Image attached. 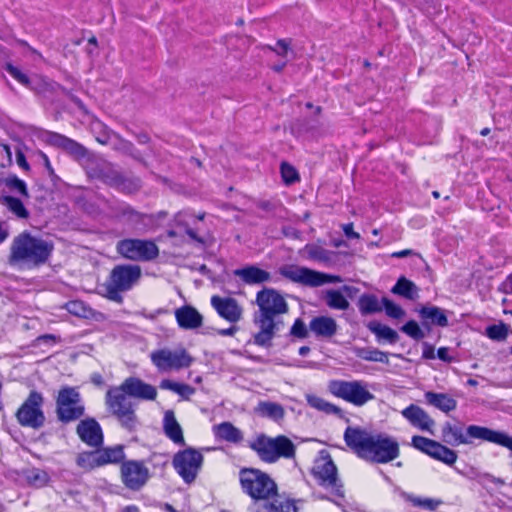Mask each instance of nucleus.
<instances>
[{
	"label": "nucleus",
	"mask_w": 512,
	"mask_h": 512,
	"mask_svg": "<svg viewBox=\"0 0 512 512\" xmlns=\"http://www.w3.org/2000/svg\"><path fill=\"white\" fill-rule=\"evenodd\" d=\"M258 311L253 315V323L259 329L254 334V344L269 348L275 334L281 330L284 323L280 319L288 312V304L284 297L275 289L263 288L256 294Z\"/></svg>",
	"instance_id": "f257e3e1"
},
{
	"label": "nucleus",
	"mask_w": 512,
	"mask_h": 512,
	"mask_svg": "<svg viewBox=\"0 0 512 512\" xmlns=\"http://www.w3.org/2000/svg\"><path fill=\"white\" fill-rule=\"evenodd\" d=\"M344 441L358 457L372 463H388L399 457V444L385 433L369 432L361 427L348 426Z\"/></svg>",
	"instance_id": "f03ea898"
},
{
	"label": "nucleus",
	"mask_w": 512,
	"mask_h": 512,
	"mask_svg": "<svg viewBox=\"0 0 512 512\" xmlns=\"http://www.w3.org/2000/svg\"><path fill=\"white\" fill-rule=\"evenodd\" d=\"M53 250L52 242L23 231L11 243L8 262L10 265L26 264L38 267L49 260Z\"/></svg>",
	"instance_id": "7ed1b4c3"
},
{
	"label": "nucleus",
	"mask_w": 512,
	"mask_h": 512,
	"mask_svg": "<svg viewBox=\"0 0 512 512\" xmlns=\"http://www.w3.org/2000/svg\"><path fill=\"white\" fill-rule=\"evenodd\" d=\"M442 438L451 446L471 444L473 440L477 439L500 445L512 452V436L484 426L469 425L464 431L462 425L446 422L442 427Z\"/></svg>",
	"instance_id": "20e7f679"
},
{
	"label": "nucleus",
	"mask_w": 512,
	"mask_h": 512,
	"mask_svg": "<svg viewBox=\"0 0 512 512\" xmlns=\"http://www.w3.org/2000/svg\"><path fill=\"white\" fill-rule=\"evenodd\" d=\"M141 267L133 264L116 265L103 285L104 296L113 302L122 303V293L131 290L140 280Z\"/></svg>",
	"instance_id": "39448f33"
},
{
	"label": "nucleus",
	"mask_w": 512,
	"mask_h": 512,
	"mask_svg": "<svg viewBox=\"0 0 512 512\" xmlns=\"http://www.w3.org/2000/svg\"><path fill=\"white\" fill-rule=\"evenodd\" d=\"M105 404L123 429L128 432L137 430L140 422L135 412L136 403L131 400L120 385L112 387L106 392Z\"/></svg>",
	"instance_id": "423d86ee"
},
{
	"label": "nucleus",
	"mask_w": 512,
	"mask_h": 512,
	"mask_svg": "<svg viewBox=\"0 0 512 512\" xmlns=\"http://www.w3.org/2000/svg\"><path fill=\"white\" fill-rule=\"evenodd\" d=\"M249 447L256 452L260 460L266 463H275L280 458H293L296 450L293 442L284 435L272 438L260 434L249 443Z\"/></svg>",
	"instance_id": "0eeeda50"
},
{
	"label": "nucleus",
	"mask_w": 512,
	"mask_h": 512,
	"mask_svg": "<svg viewBox=\"0 0 512 512\" xmlns=\"http://www.w3.org/2000/svg\"><path fill=\"white\" fill-rule=\"evenodd\" d=\"M239 481L242 491L253 501L277 496V484L267 473L259 469L242 468L239 471Z\"/></svg>",
	"instance_id": "6e6552de"
},
{
	"label": "nucleus",
	"mask_w": 512,
	"mask_h": 512,
	"mask_svg": "<svg viewBox=\"0 0 512 512\" xmlns=\"http://www.w3.org/2000/svg\"><path fill=\"white\" fill-rule=\"evenodd\" d=\"M311 473L319 486L331 489L333 495L338 498H344L343 484L338 477L337 467L329 452L320 451L314 461Z\"/></svg>",
	"instance_id": "1a4fd4ad"
},
{
	"label": "nucleus",
	"mask_w": 512,
	"mask_h": 512,
	"mask_svg": "<svg viewBox=\"0 0 512 512\" xmlns=\"http://www.w3.org/2000/svg\"><path fill=\"white\" fill-rule=\"evenodd\" d=\"M116 252L133 262H150L159 256V248L153 240L124 238L116 243Z\"/></svg>",
	"instance_id": "9d476101"
},
{
	"label": "nucleus",
	"mask_w": 512,
	"mask_h": 512,
	"mask_svg": "<svg viewBox=\"0 0 512 512\" xmlns=\"http://www.w3.org/2000/svg\"><path fill=\"white\" fill-rule=\"evenodd\" d=\"M85 414L81 394L75 387H62L56 397V416L63 424L80 419Z\"/></svg>",
	"instance_id": "9b49d317"
},
{
	"label": "nucleus",
	"mask_w": 512,
	"mask_h": 512,
	"mask_svg": "<svg viewBox=\"0 0 512 512\" xmlns=\"http://www.w3.org/2000/svg\"><path fill=\"white\" fill-rule=\"evenodd\" d=\"M328 390L332 395L357 407L365 405L375 397L368 390V384L361 380H331Z\"/></svg>",
	"instance_id": "f8f14e48"
},
{
	"label": "nucleus",
	"mask_w": 512,
	"mask_h": 512,
	"mask_svg": "<svg viewBox=\"0 0 512 512\" xmlns=\"http://www.w3.org/2000/svg\"><path fill=\"white\" fill-rule=\"evenodd\" d=\"M279 273L291 282L313 288L328 283L342 282V278L338 275L327 274L297 265H284L280 267Z\"/></svg>",
	"instance_id": "ddd939ff"
},
{
	"label": "nucleus",
	"mask_w": 512,
	"mask_h": 512,
	"mask_svg": "<svg viewBox=\"0 0 512 512\" xmlns=\"http://www.w3.org/2000/svg\"><path fill=\"white\" fill-rule=\"evenodd\" d=\"M43 404L44 397L42 393L32 390L15 414L18 423L22 427L34 430L42 428L46 421L42 408Z\"/></svg>",
	"instance_id": "4468645a"
},
{
	"label": "nucleus",
	"mask_w": 512,
	"mask_h": 512,
	"mask_svg": "<svg viewBox=\"0 0 512 512\" xmlns=\"http://www.w3.org/2000/svg\"><path fill=\"white\" fill-rule=\"evenodd\" d=\"M203 460V455L199 450L188 447L178 451L174 455L172 465L183 481L190 484L196 479L202 467Z\"/></svg>",
	"instance_id": "2eb2a0df"
},
{
	"label": "nucleus",
	"mask_w": 512,
	"mask_h": 512,
	"mask_svg": "<svg viewBox=\"0 0 512 512\" xmlns=\"http://www.w3.org/2000/svg\"><path fill=\"white\" fill-rule=\"evenodd\" d=\"M150 358L160 372L178 371L190 367L193 363V357L184 348L177 350L158 349L151 353Z\"/></svg>",
	"instance_id": "dca6fc26"
},
{
	"label": "nucleus",
	"mask_w": 512,
	"mask_h": 512,
	"mask_svg": "<svg viewBox=\"0 0 512 512\" xmlns=\"http://www.w3.org/2000/svg\"><path fill=\"white\" fill-rule=\"evenodd\" d=\"M121 481L132 491L141 490L150 478L149 469L140 460H126L120 466Z\"/></svg>",
	"instance_id": "f3484780"
},
{
	"label": "nucleus",
	"mask_w": 512,
	"mask_h": 512,
	"mask_svg": "<svg viewBox=\"0 0 512 512\" xmlns=\"http://www.w3.org/2000/svg\"><path fill=\"white\" fill-rule=\"evenodd\" d=\"M113 216L121 222H124L133 230H138L145 225V220L148 218L147 214L134 209L126 202H118L111 207Z\"/></svg>",
	"instance_id": "a211bd4d"
},
{
	"label": "nucleus",
	"mask_w": 512,
	"mask_h": 512,
	"mask_svg": "<svg viewBox=\"0 0 512 512\" xmlns=\"http://www.w3.org/2000/svg\"><path fill=\"white\" fill-rule=\"evenodd\" d=\"M211 306L221 318L229 323H237L242 318L243 309L232 297L214 295L211 297Z\"/></svg>",
	"instance_id": "6ab92c4d"
},
{
	"label": "nucleus",
	"mask_w": 512,
	"mask_h": 512,
	"mask_svg": "<svg viewBox=\"0 0 512 512\" xmlns=\"http://www.w3.org/2000/svg\"><path fill=\"white\" fill-rule=\"evenodd\" d=\"M77 435L86 445L99 448L104 441L100 424L94 418L81 420L76 428Z\"/></svg>",
	"instance_id": "aec40b11"
},
{
	"label": "nucleus",
	"mask_w": 512,
	"mask_h": 512,
	"mask_svg": "<svg viewBox=\"0 0 512 512\" xmlns=\"http://www.w3.org/2000/svg\"><path fill=\"white\" fill-rule=\"evenodd\" d=\"M47 142L56 148L62 149L77 160L86 158L89 153L88 149L81 143L57 132H48Z\"/></svg>",
	"instance_id": "412c9836"
},
{
	"label": "nucleus",
	"mask_w": 512,
	"mask_h": 512,
	"mask_svg": "<svg viewBox=\"0 0 512 512\" xmlns=\"http://www.w3.org/2000/svg\"><path fill=\"white\" fill-rule=\"evenodd\" d=\"M121 388L130 396V398H138L142 400H155L157 397L156 388L145 383L138 377H128L121 383Z\"/></svg>",
	"instance_id": "4be33fe9"
},
{
	"label": "nucleus",
	"mask_w": 512,
	"mask_h": 512,
	"mask_svg": "<svg viewBox=\"0 0 512 512\" xmlns=\"http://www.w3.org/2000/svg\"><path fill=\"white\" fill-rule=\"evenodd\" d=\"M248 510L249 512H298L294 500L278 502L275 497L253 501Z\"/></svg>",
	"instance_id": "5701e85b"
},
{
	"label": "nucleus",
	"mask_w": 512,
	"mask_h": 512,
	"mask_svg": "<svg viewBox=\"0 0 512 512\" xmlns=\"http://www.w3.org/2000/svg\"><path fill=\"white\" fill-rule=\"evenodd\" d=\"M120 173L121 171L114 164L106 161L98 162L87 170L90 178L100 180L112 188H114L117 180H119Z\"/></svg>",
	"instance_id": "b1692460"
},
{
	"label": "nucleus",
	"mask_w": 512,
	"mask_h": 512,
	"mask_svg": "<svg viewBox=\"0 0 512 512\" xmlns=\"http://www.w3.org/2000/svg\"><path fill=\"white\" fill-rule=\"evenodd\" d=\"M421 324L424 328L430 329L432 326L447 327L449 325L446 311L438 306L425 305L418 310Z\"/></svg>",
	"instance_id": "393cba45"
},
{
	"label": "nucleus",
	"mask_w": 512,
	"mask_h": 512,
	"mask_svg": "<svg viewBox=\"0 0 512 512\" xmlns=\"http://www.w3.org/2000/svg\"><path fill=\"white\" fill-rule=\"evenodd\" d=\"M402 415L412 426L432 433L431 428L435 425V421L421 407L411 404L402 411Z\"/></svg>",
	"instance_id": "a878e982"
},
{
	"label": "nucleus",
	"mask_w": 512,
	"mask_h": 512,
	"mask_svg": "<svg viewBox=\"0 0 512 512\" xmlns=\"http://www.w3.org/2000/svg\"><path fill=\"white\" fill-rule=\"evenodd\" d=\"M175 318L178 326L185 330H194L203 324V316L190 305H184L176 309Z\"/></svg>",
	"instance_id": "bb28decb"
},
{
	"label": "nucleus",
	"mask_w": 512,
	"mask_h": 512,
	"mask_svg": "<svg viewBox=\"0 0 512 512\" xmlns=\"http://www.w3.org/2000/svg\"><path fill=\"white\" fill-rule=\"evenodd\" d=\"M358 291L357 288L353 286L344 285L340 290L329 289L323 293V300L326 305L331 309L337 310H347L349 308V302L344 296V293L347 296L351 297L354 292Z\"/></svg>",
	"instance_id": "cd10ccee"
},
{
	"label": "nucleus",
	"mask_w": 512,
	"mask_h": 512,
	"mask_svg": "<svg viewBox=\"0 0 512 512\" xmlns=\"http://www.w3.org/2000/svg\"><path fill=\"white\" fill-rule=\"evenodd\" d=\"M337 327L336 320L329 316H316L309 323V330L318 338H331Z\"/></svg>",
	"instance_id": "c85d7f7f"
},
{
	"label": "nucleus",
	"mask_w": 512,
	"mask_h": 512,
	"mask_svg": "<svg viewBox=\"0 0 512 512\" xmlns=\"http://www.w3.org/2000/svg\"><path fill=\"white\" fill-rule=\"evenodd\" d=\"M234 275L239 277L245 284L255 285L270 281L271 275L255 265H247L243 268L236 269Z\"/></svg>",
	"instance_id": "c756f323"
},
{
	"label": "nucleus",
	"mask_w": 512,
	"mask_h": 512,
	"mask_svg": "<svg viewBox=\"0 0 512 512\" xmlns=\"http://www.w3.org/2000/svg\"><path fill=\"white\" fill-rule=\"evenodd\" d=\"M163 430L166 437H168L172 442L181 446L185 445L183 430L180 424L177 422L175 414L172 410H168L164 414Z\"/></svg>",
	"instance_id": "7c9ffc66"
},
{
	"label": "nucleus",
	"mask_w": 512,
	"mask_h": 512,
	"mask_svg": "<svg viewBox=\"0 0 512 512\" xmlns=\"http://www.w3.org/2000/svg\"><path fill=\"white\" fill-rule=\"evenodd\" d=\"M424 398L428 405H431L444 413H449L457 407V401L446 393L427 391L424 394Z\"/></svg>",
	"instance_id": "2f4dec72"
},
{
	"label": "nucleus",
	"mask_w": 512,
	"mask_h": 512,
	"mask_svg": "<svg viewBox=\"0 0 512 512\" xmlns=\"http://www.w3.org/2000/svg\"><path fill=\"white\" fill-rule=\"evenodd\" d=\"M100 467L107 464H118L124 462L125 453L123 445L96 449Z\"/></svg>",
	"instance_id": "473e14b6"
},
{
	"label": "nucleus",
	"mask_w": 512,
	"mask_h": 512,
	"mask_svg": "<svg viewBox=\"0 0 512 512\" xmlns=\"http://www.w3.org/2000/svg\"><path fill=\"white\" fill-rule=\"evenodd\" d=\"M255 412L262 417L276 422L282 420L285 416L284 407L279 403L271 401H260L255 408Z\"/></svg>",
	"instance_id": "72a5a7b5"
},
{
	"label": "nucleus",
	"mask_w": 512,
	"mask_h": 512,
	"mask_svg": "<svg viewBox=\"0 0 512 512\" xmlns=\"http://www.w3.org/2000/svg\"><path fill=\"white\" fill-rule=\"evenodd\" d=\"M215 436L230 443H240L243 439L242 432L230 422H223L214 427Z\"/></svg>",
	"instance_id": "f704fd0d"
},
{
	"label": "nucleus",
	"mask_w": 512,
	"mask_h": 512,
	"mask_svg": "<svg viewBox=\"0 0 512 512\" xmlns=\"http://www.w3.org/2000/svg\"><path fill=\"white\" fill-rule=\"evenodd\" d=\"M368 329L376 336L378 341L384 340L390 344H395L399 340V335L394 329L378 321L370 322Z\"/></svg>",
	"instance_id": "c9c22d12"
},
{
	"label": "nucleus",
	"mask_w": 512,
	"mask_h": 512,
	"mask_svg": "<svg viewBox=\"0 0 512 512\" xmlns=\"http://www.w3.org/2000/svg\"><path fill=\"white\" fill-rule=\"evenodd\" d=\"M401 497L412 506L427 511H435L442 504V501L439 499L420 497L407 492H401Z\"/></svg>",
	"instance_id": "e433bc0d"
},
{
	"label": "nucleus",
	"mask_w": 512,
	"mask_h": 512,
	"mask_svg": "<svg viewBox=\"0 0 512 512\" xmlns=\"http://www.w3.org/2000/svg\"><path fill=\"white\" fill-rule=\"evenodd\" d=\"M142 187V181L139 177L136 176H127L122 172L120 173L119 180H117L114 189L117 191L131 195L137 193Z\"/></svg>",
	"instance_id": "4c0bfd02"
},
{
	"label": "nucleus",
	"mask_w": 512,
	"mask_h": 512,
	"mask_svg": "<svg viewBox=\"0 0 512 512\" xmlns=\"http://www.w3.org/2000/svg\"><path fill=\"white\" fill-rule=\"evenodd\" d=\"M391 292L409 300H414L418 297L417 286L404 276H401L397 280L396 284L392 287Z\"/></svg>",
	"instance_id": "58836bf2"
},
{
	"label": "nucleus",
	"mask_w": 512,
	"mask_h": 512,
	"mask_svg": "<svg viewBox=\"0 0 512 512\" xmlns=\"http://www.w3.org/2000/svg\"><path fill=\"white\" fill-rule=\"evenodd\" d=\"M23 476L27 484L35 488L44 487L50 481V476L45 470L35 467L25 470Z\"/></svg>",
	"instance_id": "ea45409f"
},
{
	"label": "nucleus",
	"mask_w": 512,
	"mask_h": 512,
	"mask_svg": "<svg viewBox=\"0 0 512 512\" xmlns=\"http://www.w3.org/2000/svg\"><path fill=\"white\" fill-rule=\"evenodd\" d=\"M306 401L310 407L322 411L326 414L339 415L342 412L341 408L317 395L307 394Z\"/></svg>",
	"instance_id": "a19ab883"
},
{
	"label": "nucleus",
	"mask_w": 512,
	"mask_h": 512,
	"mask_svg": "<svg viewBox=\"0 0 512 512\" xmlns=\"http://www.w3.org/2000/svg\"><path fill=\"white\" fill-rule=\"evenodd\" d=\"M358 308L362 315L374 314L382 310L377 296L368 293H364L359 297Z\"/></svg>",
	"instance_id": "79ce46f5"
},
{
	"label": "nucleus",
	"mask_w": 512,
	"mask_h": 512,
	"mask_svg": "<svg viewBox=\"0 0 512 512\" xmlns=\"http://www.w3.org/2000/svg\"><path fill=\"white\" fill-rule=\"evenodd\" d=\"M159 387L164 390H170L178 395H180L183 399L188 400L194 393L195 388L185 383H178L171 381L169 379H163L160 382Z\"/></svg>",
	"instance_id": "37998d69"
},
{
	"label": "nucleus",
	"mask_w": 512,
	"mask_h": 512,
	"mask_svg": "<svg viewBox=\"0 0 512 512\" xmlns=\"http://www.w3.org/2000/svg\"><path fill=\"white\" fill-rule=\"evenodd\" d=\"M2 204L19 219H28L30 216L23 202L17 197L3 196Z\"/></svg>",
	"instance_id": "c03bdc74"
},
{
	"label": "nucleus",
	"mask_w": 512,
	"mask_h": 512,
	"mask_svg": "<svg viewBox=\"0 0 512 512\" xmlns=\"http://www.w3.org/2000/svg\"><path fill=\"white\" fill-rule=\"evenodd\" d=\"M430 457L447 465H453L456 462L458 456L454 450L436 441Z\"/></svg>",
	"instance_id": "a18cd8bd"
},
{
	"label": "nucleus",
	"mask_w": 512,
	"mask_h": 512,
	"mask_svg": "<svg viewBox=\"0 0 512 512\" xmlns=\"http://www.w3.org/2000/svg\"><path fill=\"white\" fill-rule=\"evenodd\" d=\"M305 251L309 259L320 262V263H329L334 256V252L323 248L322 246L316 244H307L305 246Z\"/></svg>",
	"instance_id": "49530a36"
},
{
	"label": "nucleus",
	"mask_w": 512,
	"mask_h": 512,
	"mask_svg": "<svg viewBox=\"0 0 512 512\" xmlns=\"http://www.w3.org/2000/svg\"><path fill=\"white\" fill-rule=\"evenodd\" d=\"M356 355L365 361L379 362L384 364L389 363L388 353L383 352L377 348H359L356 350Z\"/></svg>",
	"instance_id": "de8ad7c7"
},
{
	"label": "nucleus",
	"mask_w": 512,
	"mask_h": 512,
	"mask_svg": "<svg viewBox=\"0 0 512 512\" xmlns=\"http://www.w3.org/2000/svg\"><path fill=\"white\" fill-rule=\"evenodd\" d=\"M113 149L120 151L123 154H126L137 161L143 162L141 153L134 146V144L128 140L121 138L120 136L117 138V141L113 144Z\"/></svg>",
	"instance_id": "09e8293b"
},
{
	"label": "nucleus",
	"mask_w": 512,
	"mask_h": 512,
	"mask_svg": "<svg viewBox=\"0 0 512 512\" xmlns=\"http://www.w3.org/2000/svg\"><path fill=\"white\" fill-rule=\"evenodd\" d=\"M66 310L77 317L88 318L92 315V309L81 300H71L65 305Z\"/></svg>",
	"instance_id": "8fccbe9b"
},
{
	"label": "nucleus",
	"mask_w": 512,
	"mask_h": 512,
	"mask_svg": "<svg viewBox=\"0 0 512 512\" xmlns=\"http://www.w3.org/2000/svg\"><path fill=\"white\" fill-rule=\"evenodd\" d=\"M76 463L79 467L85 470H92L96 467H100L96 450L80 453L77 456Z\"/></svg>",
	"instance_id": "3c124183"
},
{
	"label": "nucleus",
	"mask_w": 512,
	"mask_h": 512,
	"mask_svg": "<svg viewBox=\"0 0 512 512\" xmlns=\"http://www.w3.org/2000/svg\"><path fill=\"white\" fill-rule=\"evenodd\" d=\"M95 129H99L96 140L102 145H111L113 147L119 135L109 130L102 122H97Z\"/></svg>",
	"instance_id": "603ef678"
},
{
	"label": "nucleus",
	"mask_w": 512,
	"mask_h": 512,
	"mask_svg": "<svg viewBox=\"0 0 512 512\" xmlns=\"http://www.w3.org/2000/svg\"><path fill=\"white\" fill-rule=\"evenodd\" d=\"M509 326L505 323L494 324L488 326L486 329V335L496 341L505 340L508 335Z\"/></svg>",
	"instance_id": "864d4df0"
},
{
	"label": "nucleus",
	"mask_w": 512,
	"mask_h": 512,
	"mask_svg": "<svg viewBox=\"0 0 512 512\" xmlns=\"http://www.w3.org/2000/svg\"><path fill=\"white\" fill-rule=\"evenodd\" d=\"M382 308L385 309L386 314L393 319H400L405 315L403 308L390 299L383 297L381 300Z\"/></svg>",
	"instance_id": "5fc2aeb1"
},
{
	"label": "nucleus",
	"mask_w": 512,
	"mask_h": 512,
	"mask_svg": "<svg viewBox=\"0 0 512 512\" xmlns=\"http://www.w3.org/2000/svg\"><path fill=\"white\" fill-rule=\"evenodd\" d=\"M435 440L415 435L412 437V445L414 448L420 450L421 452L431 455L432 449L435 445Z\"/></svg>",
	"instance_id": "6e6d98bb"
},
{
	"label": "nucleus",
	"mask_w": 512,
	"mask_h": 512,
	"mask_svg": "<svg viewBox=\"0 0 512 512\" xmlns=\"http://www.w3.org/2000/svg\"><path fill=\"white\" fill-rule=\"evenodd\" d=\"M401 331L414 340H421L425 337L424 332L421 330L419 324L415 320L407 321L401 327Z\"/></svg>",
	"instance_id": "4d7b16f0"
},
{
	"label": "nucleus",
	"mask_w": 512,
	"mask_h": 512,
	"mask_svg": "<svg viewBox=\"0 0 512 512\" xmlns=\"http://www.w3.org/2000/svg\"><path fill=\"white\" fill-rule=\"evenodd\" d=\"M5 70L11 77H13L16 81H18L20 84H22L25 87L30 88V79L28 75L23 73L18 67L14 66L11 63H7L5 65Z\"/></svg>",
	"instance_id": "13d9d810"
},
{
	"label": "nucleus",
	"mask_w": 512,
	"mask_h": 512,
	"mask_svg": "<svg viewBox=\"0 0 512 512\" xmlns=\"http://www.w3.org/2000/svg\"><path fill=\"white\" fill-rule=\"evenodd\" d=\"M6 186L12 190H16L20 195L24 197H29L26 183L17 176L8 177L6 179Z\"/></svg>",
	"instance_id": "bf43d9fd"
},
{
	"label": "nucleus",
	"mask_w": 512,
	"mask_h": 512,
	"mask_svg": "<svg viewBox=\"0 0 512 512\" xmlns=\"http://www.w3.org/2000/svg\"><path fill=\"white\" fill-rule=\"evenodd\" d=\"M290 335L295 338H298V339H305L308 337V335H309L308 328L301 318H297L294 321V323L290 329Z\"/></svg>",
	"instance_id": "052dcab7"
},
{
	"label": "nucleus",
	"mask_w": 512,
	"mask_h": 512,
	"mask_svg": "<svg viewBox=\"0 0 512 512\" xmlns=\"http://www.w3.org/2000/svg\"><path fill=\"white\" fill-rule=\"evenodd\" d=\"M280 169L285 183L292 184L299 179L297 170L290 164L283 162Z\"/></svg>",
	"instance_id": "680f3d73"
},
{
	"label": "nucleus",
	"mask_w": 512,
	"mask_h": 512,
	"mask_svg": "<svg viewBox=\"0 0 512 512\" xmlns=\"http://www.w3.org/2000/svg\"><path fill=\"white\" fill-rule=\"evenodd\" d=\"M59 92H61L64 95H66L78 107V109L83 114H85V115L89 114V111H88L86 105L83 103V101L79 97L74 95L70 90H68L64 86L60 85Z\"/></svg>",
	"instance_id": "e2e57ef3"
},
{
	"label": "nucleus",
	"mask_w": 512,
	"mask_h": 512,
	"mask_svg": "<svg viewBox=\"0 0 512 512\" xmlns=\"http://www.w3.org/2000/svg\"><path fill=\"white\" fill-rule=\"evenodd\" d=\"M193 216L192 214H188L187 212H178L175 217L174 221L177 226L183 227L184 230L189 227L187 217Z\"/></svg>",
	"instance_id": "0e129e2a"
},
{
	"label": "nucleus",
	"mask_w": 512,
	"mask_h": 512,
	"mask_svg": "<svg viewBox=\"0 0 512 512\" xmlns=\"http://www.w3.org/2000/svg\"><path fill=\"white\" fill-rule=\"evenodd\" d=\"M450 349L448 347H440L437 350V357L446 363H452L455 361V358L449 354Z\"/></svg>",
	"instance_id": "69168bd1"
},
{
	"label": "nucleus",
	"mask_w": 512,
	"mask_h": 512,
	"mask_svg": "<svg viewBox=\"0 0 512 512\" xmlns=\"http://www.w3.org/2000/svg\"><path fill=\"white\" fill-rule=\"evenodd\" d=\"M435 357H436V355H435L434 347L431 344L424 342L423 350H422V358L430 360V359H434Z\"/></svg>",
	"instance_id": "338daca9"
},
{
	"label": "nucleus",
	"mask_w": 512,
	"mask_h": 512,
	"mask_svg": "<svg viewBox=\"0 0 512 512\" xmlns=\"http://www.w3.org/2000/svg\"><path fill=\"white\" fill-rule=\"evenodd\" d=\"M343 232L348 239H359L360 234L354 231L353 223L343 225Z\"/></svg>",
	"instance_id": "774afa93"
}]
</instances>
